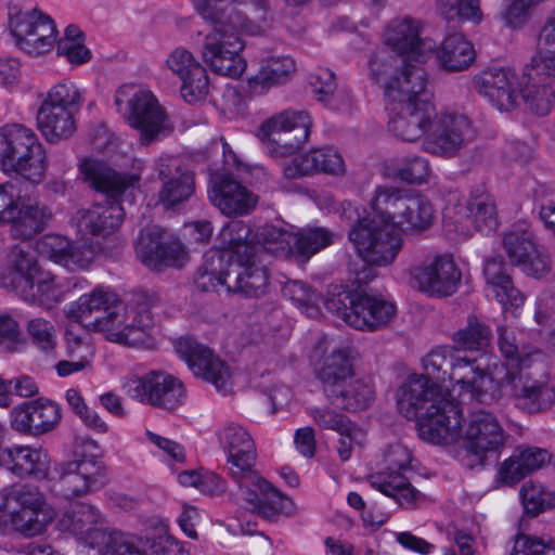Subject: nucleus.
<instances>
[{
	"label": "nucleus",
	"instance_id": "nucleus-1",
	"mask_svg": "<svg viewBox=\"0 0 555 555\" xmlns=\"http://www.w3.org/2000/svg\"><path fill=\"white\" fill-rule=\"evenodd\" d=\"M373 219L359 220L349 231V240L366 264L387 267L403 247V235H420L434 223L431 203L404 189L378 185L370 201Z\"/></svg>",
	"mask_w": 555,
	"mask_h": 555
},
{
	"label": "nucleus",
	"instance_id": "nucleus-2",
	"mask_svg": "<svg viewBox=\"0 0 555 555\" xmlns=\"http://www.w3.org/2000/svg\"><path fill=\"white\" fill-rule=\"evenodd\" d=\"M393 60L371 62V79L384 91L389 111V130L413 142L428 134L435 106L430 102L428 75L421 66L398 68Z\"/></svg>",
	"mask_w": 555,
	"mask_h": 555
},
{
	"label": "nucleus",
	"instance_id": "nucleus-3",
	"mask_svg": "<svg viewBox=\"0 0 555 555\" xmlns=\"http://www.w3.org/2000/svg\"><path fill=\"white\" fill-rule=\"evenodd\" d=\"M197 13L215 26L205 37L202 59L221 76L238 78L246 69L242 56L245 43L242 33L254 35L258 26L249 21L247 11L261 9L264 0H192Z\"/></svg>",
	"mask_w": 555,
	"mask_h": 555
},
{
	"label": "nucleus",
	"instance_id": "nucleus-4",
	"mask_svg": "<svg viewBox=\"0 0 555 555\" xmlns=\"http://www.w3.org/2000/svg\"><path fill=\"white\" fill-rule=\"evenodd\" d=\"M498 345L504 362L495 359L489 377L494 382L498 396L491 403L496 402L502 391L514 402L515 406L530 414L541 413L555 404V387L547 382L532 378L527 372L534 361L540 358V351L531 346L519 347L513 331L499 327Z\"/></svg>",
	"mask_w": 555,
	"mask_h": 555
},
{
	"label": "nucleus",
	"instance_id": "nucleus-5",
	"mask_svg": "<svg viewBox=\"0 0 555 555\" xmlns=\"http://www.w3.org/2000/svg\"><path fill=\"white\" fill-rule=\"evenodd\" d=\"M398 409L417 418L420 437L429 443L452 441L456 436L457 401L423 374L410 375L399 389Z\"/></svg>",
	"mask_w": 555,
	"mask_h": 555
},
{
	"label": "nucleus",
	"instance_id": "nucleus-6",
	"mask_svg": "<svg viewBox=\"0 0 555 555\" xmlns=\"http://www.w3.org/2000/svg\"><path fill=\"white\" fill-rule=\"evenodd\" d=\"M494 357L468 358L453 346H438L422 360L429 379L444 385L446 390L456 392L462 400H476L491 404L498 396L494 382L489 377Z\"/></svg>",
	"mask_w": 555,
	"mask_h": 555
},
{
	"label": "nucleus",
	"instance_id": "nucleus-7",
	"mask_svg": "<svg viewBox=\"0 0 555 555\" xmlns=\"http://www.w3.org/2000/svg\"><path fill=\"white\" fill-rule=\"evenodd\" d=\"M311 126L308 111L284 109L264 119L257 128L256 137L271 157L296 155L284 167L288 179L308 177L312 171Z\"/></svg>",
	"mask_w": 555,
	"mask_h": 555
},
{
	"label": "nucleus",
	"instance_id": "nucleus-8",
	"mask_svg": "<svg viewBox=\"0 0 555 555\" xmlns=\"http://www.w3.org/2000/svg\"><path fill=\"white\" fill-rule=\"evenodd\" d=\"M158 304L159 297L155 293L139 292L130 307L118 302L85 326L104 334L109 341L151 349L157 343L152 309Z\"/></svg>",
	"mask_w": 555,
	"mask_h": 555
},
{
	"label": "nucleus",
	"instance_id": "nucleus-9",
	"mask_svg": "<svg viewBox=\"0 0 555 555\" xmlns=\"http://www.w3.org/2000/svg\"><path fill=\"white\" fill-rule=\"evenodd\" d=\"M8 285L26 302L46 309L63 301L73 287L70 279L43 270L34 254L23 246L12 251Z\"/></svg>",
	"mask_w": 555,
	"mask_h": 555
},
{
	"label": "nucleus",
	"instance_id": "nucleus-10",
	"mask_svg": "<svg viewBox=\"0 0 555 555\" xmlns=\"http://www.w3.org/2000/svg\"><path fill=\"white\" fill-rule=\"evenodd\" d=\"M8 29L15 47L30 56L50 52L57 39L54 20L31 0L9 1Z\"/></svg>",
	"mask_w": 555,
	"mask_h": 555
},
{
	"label": "nucleus",
	"instance_id": "nucleus-11",
	"mask_svg": "<svg viewBox=\"0 0 555 555\" xmlns=\"http://www.w3.org/2000/svg\"><path fill=\"white\" fill-rule=\"evenodd\" d=\"M462 409L457 402V424L453 431L452 441L439 442L438 446H461L472 457L473 466L485 465L490 454H499L507 442L508 434L505 431L498 416L487 410L480 409L472 412L462 425Z\"/></svg>",
	"mask_w": 555,
	"mask_h": 555
},
{
	"label": "nucleus",
	"instance_id": "nucleus-12",
	"mask_svg": "<svg viewBox=\"0 0 555 555\" xmlns=\"http://www.w3.org/2000/svg\"><path fill=\"white\" fill-rule=\"evenodd\" d=\"M115 105L128 124L140 131L143 144L159 140L171 129L167 114L155 95L141 86H120L115 93Z\"/></svg>",
	"mask_w": 555,
	"mask_h": 555
},
{
	"label": "nucleus",
	"instance_id": "nucleus-13",
	"mask_svg": "<svg viewBox=\"0 0 555 555\" xmlns=\"http://www.w3.org/2000/svg\"><path fill=\"white\" fill-rule=\"evenodd\" d=\"M228 475L237 487L236 499L251 513L268 520H276L294 512L293 501L260 475L256 463L232 468Z\"/></svg>",
	"mask_w": 555,
	"mask_h": 555
},
{
	"label": "nucleus",
	"instance_id": "nucleus-14",
	"mask_svg": "<svg viewBox=\"0 0 555 555\" xmlns=\"http://www.w3.org/2000/svg\"><path fill=\"white\" fill-rule=\"evenodd\" d=\"M0 166L37 182L44 170V152L36 133L20 124L0 127Z\"/></svg>",
	"mask_w": 555,
	"mask_h": 555
},
{
	"label": "nucleus",
	"instance_id": "nucleus-15",
	"mask_svg": "<svg viewBox=\"0 0 555 555\" xmlns=\"http://www.w3.org/2000/svg\"><path fill=\"white\" fill-rule=\"evenodd\" d=\"M121 389L131 400L166 411L178 409L185 399L182 382L165 371L127 375L121 379Z\"/></svg>",
	"mask_w": 555,
	"mask_h": 555
},
{
	"label": "nucleus",
	"instance_id": "nucleus-16",
	"mask_svg": "<svg viewBox=\"0 0 555 555\" xmlns=\"http://www.w3.org/2000/svg\"><path fill=\"white\" fill-rule=\"evenodd\" d=\"M122 220L124 209L113 199L78 210L73 223L81 240L91 241L99 250H107L120 244L117 231Z\"/></svg>",
	"mask_w": 555,
	"mask_h": 555
},
{
	"label": "nucleus",
	"instance_id": "nucleus-17",
	"mask_svg": "<svg viewBox=\"0 0 555 555\" xmlns=\"http://www.w3.org/2000/svg\"><path fill=\"white\" fill-rule=\"evenodd\" d=\"M476 137L472 120L464 114L434 111L429 132L423 146L430 154L453 157Z\"/></svg>",
	"mask_w": 555,
	"mask_h": 555
},
{
	"label": "nucleus",
	"instance_id": "nucleus-18",
	"mask_svg": "<svg viewBox=\"0 0 555 555\" xmlns=\"http://www.w3.org/2000/svg\"><path fill=\"white\" fill-rule=\"evenodd\" d=\"M410 463L411 452L406 447L401 443L389 446L383 454V469L369 478L371 487L392 498L402 506L413 505L417 491L404 475Z\"/></svg>",
	"mask_w": 555,
	"mask_h": 555
},
{
	"label": "nucleus",
	"instance_id": "nucleus-19",
	"mask_svg": "<svg viewBox=\"0 0 555 555\" xmlns=\"http://www.w3.org/2000/svg\"><path fill=\"white\" fill-rule=\"evenodd\" d=\"M385 42L399 56L375 55V59L393 60L398 62V68L402 66H414L409 61L425 63L436 49V43L429 38L422 37V24L410 17L392 21L385 31Z\"/></svg>",
	"mask_w": 555,
	"mask_h": 555
},
{
	"label": "nucleus",
	"instance_id": "nucleus-20",
	"mask_svg": "<svg viewBox=\"0 0 555 555\" xmlns=\"http://www.w3.org/2000/svg\"><path fill=\"white\" fill-rule=\"evenodd\" d=\"M410 284L434 298L455 294L462 283V271L450 255H438L409 269Z\"/></svg>",
	"mask_w": 555,
	"mask_h": 555
},
{
	"label": "nucleus",
	"instance_id": "nucleus-21",
	"mask_svg": "<svg viewBox=\"0 0 555 555\" xmlns=\"http://www.w3.org/2000/svg\"><path fill=\"white\" fill-rule=\"evenodd\" d=\"M175 349L196 377L212 384L216 390L222 395L232 391L233 383L229 365L205 345L185 336L175 343Z\"/></svg>",
	"mask_w": 555,
	"mask_h": 555
},
{
	"label": "nucleus",
	"instance_id": "nucleus-22",
	"mask_svg": "<svg viewBox=\"0 0 555 555\" xmlns=\"http://www.w3.org/2000/svg\"><path fill=\"white\" fill-rule=\"evenodd\" d=\"M502 246L511 264L526 275L542 279L551 272V256L543 245L535 242L529 229L514 227L504 234Z\"/></svg>",
	"mask_w": 555,
	"mask_h": 555
},
{
	"label": "nucleus",
	"instance_id": "nucleus-23",
	"mask_svg": "<svg viewBox=\"0 0 555 555\" xmlns=\"http://www.w3.org/2000/svg\"><path fill=\"white\" fill-rule=\"evenodd\" d=\"M521 82L509 67H489L473 78L474 90L499 111L515 108L521 95Z\"/></svg>",
	"mask_w": 555,
	"mask_h": 555
},
{
	"label": "nucleus",
	"instance_id": "nucleus-24",
	"mask_svg": "<svg viewBox=\"0 0 555 555\" xmlns=\"http://www.w3.org/2000/svg\"><path fill=\"white\" fill-rule=\"evenodd\" d=\"M135 251L145 266L155 270L182 267L188 259L181 242L156 225L141 231Z\"/></svg>",
	"mask_w": 555,
	"mask_h": 555
},
{
	"label": "nucleus",
	"instance_id": "nucleus-25",
	"mask_svg": "<svg viewBox=\"0 0 555 555\" xmlns=\"http://www.w3.org/2000/svg\"><path fill=\"white\" fill-rule=\"evenodd\" d=\"M56 472L60 478L61 493L66 499L91 494L106 483L102 462L92 456L62 463L56 467Z\"/></svg>",
	"mask_w": 555,
	"mask_h": 555
},
{
	"label": "nucleus",
	"instance_id": "nucleus-26",
	"mask_svg": "<svg viewBox=\"0 0 555 555\" xmlns=\"http://www.w3.org/2000/svg\"><path fill=\"white\" fill-rule=\"evenodd\" d=\"M154 173L162 183L158 203L165 208L176 207L192 195L193 176L180 158L160 155L154 163Z\"/></svg>",
	"mask_w": 555,
	"mask_h": 555
},
{
	"label": "nucleus",
	"instance_id": "nucleus-27",
	"mask_svg": "<svg viewBox=\"0 0 555 555\" xmlns=\"http://www.w3.org/2000/svg\"><path fill=\"white\" fill-rule=\"evenodd\" d=\"M166 67L181 81V96L188 103L204 100L209 92L206 68L184 48H176L166 59Z\"/></svg>",
	"mask_w": 555,
	"mask_h": 555
},
{
	"label": "nucleus",
	"instance_id": "nucleus-28",
	"mask_svg": "<svg viewBox=\"0 0 555 555\" xmlns=\"http://www.w3.org/2000/svg\"><path fill=\"white\" fill-rule=\"evenodd\" d=\"M254 241V255L263 249L272 255L279 257L294 256L300 262H308L311 250V238L301 232H295L294 227L289 229L276 228L273 225H266L261 228L255 235Z\"/></svg>",
	"mask_w": 555,
	"mask_h": 555
},
{
	"label": "nucleus",
	"instance_id": "nucleus-29",
	"mask_svg": "<svg viewBox=\"0 0 555 555\" xmlns=\"http://www.w3.org/2000/svg\"><path fill=\"white\" fill-rule=\"evenodd\" d=\"M61 416L60 406L44 398L22 403L10 414L14 430L34 436L51 431L60 423Z\"/></svg>",
	"mask_w": 555,
	"mask_h": 555
},
{
	"label": "nucleus",
	"instance_id": "nucleus-30",
	"mask_svg": "<svg viewBox=\"0 0 555 555\" xmlns=\"http://www.w3.org/2000/svg\"><path fill=\"white\" fill-rule=\"evenodd\" d=\"M39 254L69 271L87 269L94 259L95 248L81 245L59 234H47L36 244Z\"/></svg>",
	"mask_w": 555,
	"mask_h": 555
},
{
	"label": "nucleus",
	"instance_id": "nucleus-31",
	"mask_svg": "<svg viewBox=\"0 0 555 555\" xmlns=\"http://www.w3.org/2000/svg\"><path fill=\"white\" fill-rule=\"evenodd\" d=\"M216 437L225 454L227 472L257 462L256 442L244 425L233 421L225 422L217 429Z\"/></svg>",
	"mask_w": 555,
	"mask_h": 555
},
{
	"label": "nucleus",
	"instance_id": "nucleus-32",
	"mask_svg": "<svg viewBox=\"0 0 555 555\" xmlns=\"http://www.w3.org/2000/svg\"><path fill=\"white\" fill-rule=\"evenodd\" d=\"M144 163L141 159L132 162L131 171L120 175L107 167L104 163L95 159H85L80 165L81 173L90 184L111 197L121 194L127 188L133 185L141 178Z\"/></svg>",
	"mask_w": 555,
	"mask_h": 555
},
{
	"label": "nucleus",
	"instance_id": "nucleus-33",
	"mask_svg": "<svg viewBox=\"0 0 555 555\" xmlns=\"http://www.w3.org/2000/svg\"><path fill=\"white\" fill-rule=\"evenodd\" d=\"M347 324L357 330L376 331L387 325L396 314L395 305L376 295L360 293L350 299Z\"/></svg>",
	"mask_w": 555,
	"mask_h": 555
},
{
	"label": "nucleus",
	"instance_id": "nucleus-34",
	"mask_svg": "<svg viewBox=\"0 0 555 555\" xmlns=\"http://www.w3.org/2000/svg\"><path fill=\"white\" fill-rule=\"evenodd\" d=\"M228 291L241 293L246 297H258L266 293L268 274L256 255L232 259L229 257Z\"/></svg>",
	"mask_w": 555,
	"mask_h": 555
},
{
	"label": "nucleus",
	"instance_id": "nucleus-35",
	"mask_svg": "<svg viewBox=\"0 0 555 555\" xmlns=\"http://www.w3.org/2000/svg\"><path fill=\"white\" fill-rule=\"evenodd\" d=\"M208 194L214 206L228 217L246 215L257 204L256 195L227 176L215 181Z\"/></svg>",
	"mask_w": 555,
	"mask_h": 555
},
{
	"label": "nucleus",
	"instance_id": "nucleus-36",
	"mask_svg": "<svg viewBox=\"0 0 555 555\" xmlns=\"http://www.w3.org/2000/svg\"><path fill=\"white\" fill-rule=\"evenodd\" d=\"M444 217L460 222L468 218L474 227L485 234L494 232L499 225L496 205L493 197L483 191L472 193L465 208L461 205L453 208L448 206Z\"/></svg>",
	"mask_w": 555,
	"mask_h": 555
},
{
	"label": "nucleus",
	"instance_id": "nucleus-37",
	"mask_svg": "<svg viewBox=\"0 0 555 555\" xmlns=\"http://www.w3.org/2000/svg\"><path fill=\"white\" fill-rule=\"evenodd\" d=\"M0 462L20 477L44 479L50 469V457L42 448L14 444L0 450Z\"/></svg>",
	"mask_w": 555,
	"mask_h": 555
},
{
	"label": "nucleus",
	"instance_id": "nucleus-38",
	"mask_svg": "<svg viewBox=\"0 0 555 555\" xmlns=\"http://www.w3.org/2000/svg\"><path fill=\"white\" fill-rule=\"evenodd\" d=\"M101 513L90 504H78L73 509L64 512L59 518V527L62 531H67L83 541L90 547L103 546L101 537L98 533H111L102 529L99 525Z\"/></svg>",
	"mask_w": 555,
	"mask_h": 555
},
{
	"label": "nucleus",
	"instance_id": "nucleus-39",
	"mask_svg": "<svg viewBox=\"0 0 555 555\" xmlns=\"http://www.w3.org/2000/svg\"><path fill=\"white\" fill-rule=\"evenodd\" d=\"M483 275L487 284V296L500 302L504 310L516 309L524 304L525 297L514 286L501 257H492L486 260Z\"/></svg>",
	"mask_w": 555,
	"mask_h": 555
},
{
	"label": "nucleus",
	"instance_id": "nucleus-40",
	"mask_svg": "<svg viewBox=\"0 0 555 555\" xmlns=\"http://www.w3.org/2000/svg\"><path fill=\"white\" fill-rule=\"evenodd\" d=\"M434 53L438 67L449 73L468 69L476 59L474 44L459 33L447 36Z\"/></svg>",
	"mask_w": 555,
	"mask_h": 555
},
{
	"label": "nucleus",
	"instance_id": "nucleus-41",
	"mask_svg": "<svg viewBox=\"0 0 555 555\" xmlns=\"http://www.w3.org/2000/svg\"><path fill=\"white\" fill-rule=\"evenodd\" d=\"M356 352L352 348L346 347L333 350L320 362L318 376L323 385L324 395L333 392L334 388L353 377V361Z\"/></svg>",
	"mask_w": 555,
	"mask_h": 555
},
{
	"label": "nucleus",
	"instance_id": "nucleus-42",
	"mask_svg": "<svg viewBox=\"0 0 555 555\" xmlns=\"http://www.w3.org/2000/svg\"><path fill=\"white\" fill-rule=\"evenodd\" d=\"M296 70L289 56H272L262 61L257 74L248 78V89L253 94H263L275 86L287 82Z\"/></svg>",
	"mask_w": 555,
	"mask_h": 555
},
{
	"label": "nucleus",
	"instance_id": "nucleus-43",
	"mask_svg": "<svg viewBox=\"0 0 555 555\" xmlns=\"http://www.w3.org/2000/svg\"><path fill=\"white\" fill-rule=\"evenodd\" d=\"M522 99L538 115H547L555 102V75H540L531 64L527 73L526 87L521 89Z\"/></svg>",
	"mask_w": 555,
	"mask_h": 555
},
{
	"label": "nucleus",
	"instance_id": "nucleus-44",
	"mask_svg": "<svg viewBox=\"0 0 555 555\" xmlns=\"http://www.w3.org/2000/svg\"><path fill=\"white\" fill-rule=\"evenodd\" d=\"M120 302L117 295L103 287H96L89 294H83L65 310L67 320L82 322L83 325L91 322L99 312L108 311L114 305Z\"/></svg>",
	"mask_w": 555,
	"mask_h": 555
},
{
	"label": "nucleus",
	"instance_id": "nucleus-45",
	"mask_svg": "<svg viewBox=\"0 0 555 555\" xmlns=\"http://www.w3.org/2000/svg\"><path fill=\"white\" fill-rule=\"evenodd\" d=\"M328 401L339 409L357 412L366 409L375 398L373 387L361 378L352 377L333 392L325 393Z\"/></svg>",
	"mask_w": 555,
	"mask_h": 555
},
{
	"label": "nucleus",
	"instance_id": "nucleus-46",
	"mask_svg": "<svg viewBox=\"0 0 555 555\" xmlns=\"http://www.w3.org/2000/svg\"><path fill=\"white\" fill-rule=\"evenodd\" d=\"M103 546L101 555H156L162 551V542L152 540H137L120 531L98 533Z\"/></svg>",
	"mask_w": 555,
	"mask_h": 555
},
{
	"label": "nucleus",
	"instance_id": "nucleus-47",
	"mask_svg": "<svg viewBox=\"0 0 555 555\" xmlns=\"http://www.w3.org/2000/svg\"><path fill=\"white\" fill-rule=\"evenodd\" d=\"M37 124L49 142H57L73 135L76 130L75 114L41 103Z\"/></svg>",
	"mask_w": 555,
	"mask_h": 555
},
{
	"label": "nucleus",
	"instance_id": "nucleus-48",
	"mask_svg": "<svg viewBox=\"0 0 555 555\" xmlns=\"http://www.w3.org/2000/svg\"><path fill=\"white\" fill-rule=\"evenodd\" d=\"M250 228L243 221L229 222L219 233L220 248L224 249L221 254L225 255V259L244 258L253 255L256 246L251 238Z\"/></svg>",
	"mask_w": 555,
	"mask_h": 555
},
{
	"label": "nucleus",
	"instance_id": "nucleus-49",
	"mask_svg": "<svg viewBox=\"0 0 555 555\" xmlns=\"http://www.w3.org/2000/svg\"><path fill=\"white\" fill-rule=\"evenodd\" d=\"M531 64L537 74L551 77L555 75V11L546 18L540 31Z\"/></svg>",
	"mask_w": 555,
	"mask_h": 555
},
{
	"label": "nucleus",
	"instance_id": "nucleus-50",
	"mask_svg": "<svg viewBox=\"0 0 555 555\" xmlns=\"http://www.w3.org/2000/svg\"><path fill=\"white\" fill-rule=\"evenodd\" d=\"M229 262L224 254L212 251L205 256V263L198 270L195 283L205 292L216 291L220 286L228 288Z\"/></svg>",
	"mask_w": 555,
	"mask_h": 555
},
{
	"label": "nucleus",
	"instance_id": "nucleus-51",
	"mask_svg": "<svg viewBox=\"0 0 555 555\" xmlns=\"http://www.w3.org/2000/svg\"><path fill=\"white\" fill-rule=\"evenodd\" d=\"M490 330L481 323L476 317H469L467 325L459 330L453 335V343L462 354L466 351H477L478 357L489 356L485 350L490 343Z\"/></svg>",
	"mask_w": 555,
	"mask_h": 555
},
{
	"label": "nucleus",
	"instance_id": "nucleus-52",
	"mask_svg": "<svg viewBox=\"0 0 555 555\" xmlns=\"http://www.w3.org/2000/svg\"><path fill=\"white\" fill-rule=\"evenodd\" d=\"M85 101V92L75 82L64 79L52 86L41 103L77 114Z\"/></svg>",
	"mask_w": 555,
	"mask_h": 555
},
{
	"label": "nucleus",
	"instance_id": "nucleus-53",
	"mask_svg": "<svg viewBox=\"0 0 555 555\" xmlns=\"http://www.w3.org/2000/svg\"><path fill=\"white\" fill-rule=\"evenodd\" d=\"M57 54L64 56L73 65L87 63L91 51L85 46L82 31L76 25H68L64 36L57 41Z\"/></svg>",
	"mask_w": 555,
	"mask_h": 555
},
{
	"label": "nucleus",
	"instance_id": "nucleus-54",
	"mask_svg": "<svg viewBox=\"0 0 555 555\" xmlns=\"http://www.w3.org/2000/svg\"><path fill=\"white\" fill-rule=\"evenodd\" d=\"M92 330L83 326L82 322L68 320L66 327V352L69 358H79L85 361H92L94 357V347L91 341L90 332Z\"/></svg>",
	"mask_w": 555,
	"mask_h": 555
},
{
	"label": "nucleus",
	"instance_id": "nucleus-55",
	"mask_svg": "<svg viewBox=\"0 0 555 555\" xmlns=\"http://www.w3.org/2000/svg\"><path fill=\"white\" fill-rule=\"evenodd\" d=\"M521 501L527 514L537 516L555 505V494L542 485L526 482L520 491Z\"/></svg>",
	"mask_w": 555,
	"mask_h": 555
},
{
	"label": "nucleus",
	"instance_id": "nucleus-56",
	"mask_svg": "<svg viewBox=\"0 0 555 555\" xmlns=\"http://www.w3.org/2000/svg\"><path fill=\"white\" fill-rule=\"evenodd\" d=\"M439 9L449 21L466 20L479 23L482 18L480 0H438Z\"/></svg>",
	"mask_w": 555,
	"mask_h": 555
},
{
	"label": "nucleus",
	"instance_id": "nucleus-57",
	"mask_svg": "<svg viewBox=\"0 0 555 555\" xmlns=\"http://www.w3.org/2000/svg\"><path fill=\"white\" fill-rule=\"evenodd\" d=\"M27 333L33 344L44 352L52 351L56 346L57 332L55 325L44 318H34L27 323Z\"/></svg>",
	"mask_w": 555,
	"mask_h": 555
},
{
	"label": "nucleus",
	"instance_id": "nucleus-58",
	"mask_svg": "<svg viewBox=\"0 0 555 555\" xmlns=\"http://www.w3.org/2000/svg\"><path fill=\"white\" fill-rule=\"evenodd\" d=\"M396 175L408 183H423L430 175L429 163L420 156H408L396 162Z\"/></svg>",
	"mask_w": 555,
	"mask_h": 555
},
{
	"label": "nucleus",
	"instance_id": "nucleus-59",
	"mask_svg": "<svg viewBox=\"0 0 555 555\" xmlns=\"http://www.w3.org/2000/svg\"><path fill=\"white\" fill-rule=\"evenodd\" d=\"M358 294L347 291L343 285H332L323 298V305L328 312L347 323V315L351 311L350 299Z\"/></svg>",
	"mask_w": 555,
	"mask_h": 555
},
{
	"label": "nucleus",
	"instance_id": "nucleus-60",
	"mask_svg": "<svg viewBox=\"0 0 555 555\" xmlns=\"http://www.w3.org/2000/svg\"><path fill=\"white\" fill-rule=\"evenodd\" d=\"M41 511L20 508L11 515V524L13 528L26 535L34 537L41 533L46 526V520L40 519Z\"/></svg>",
	"mask_w": 555,
	"mask_h": 555
},
{
	"label": "nucleus",
	"instance_id": "nucleus-61",
	"mask_svg": "<svg viewBox=\"0 0 555 555\" xmlns=\"http://www.w3.org/2000/svg\"><path fill=\"white\" fill-rule=\"evenodd\" d=\"M8 496L13 499L23 509L41 511L44 506V496L37 487L16 486L8 489Z\"/></svg>",
	"mask_w": 555,
	"mask_h": 555
},
{
	"label": "nucleus",
	"instance_id": "nucleus-62",
	"mask_svg": "<svg viewBox=\"0 0 555 555\" xmlns=\"http://www.w3.org/2000/svg\"><path fill=\"white\" fill-rule=\"evenodd\" d=\"M314 171L334 176L340 175L345 171L344 159L333 147L314 150Z\"/></svg>",
	"mask_w": 555,
	"mask_h": 555
},
{
	"label": "nucleus",
	"instance_id": "nucleus-63",
	"mask_svg": "<svg viewBox=\"0 0 555 555\" xmlns=\"http://www.w3.org/2000/svg\"><path fill=\"white\" fill-rule=\"evenodd\" d=\"M527 475L528 474L522 467L519 459L515 452H513L509 457L499 465L495 475V482L500 486H514Z\"/></svg>",
	"mask_w": 555,
	"mask_h": 555
},
{
	"label": "nucleus",
	"instance_id": "nucleus-64",
	"mask_svg": "<svg viewBox=\"0 0 555 555\" xmlns=\"http://www.w3.org/2000/svg\"><path fill=\"white\" fill-rule=\"evenodd\" d=\"M554 548L538 537L518 534L509 555H553Z\"/></svg>",
	"mask_w": 555,
	"mask_h": 555
}]
</instances>
